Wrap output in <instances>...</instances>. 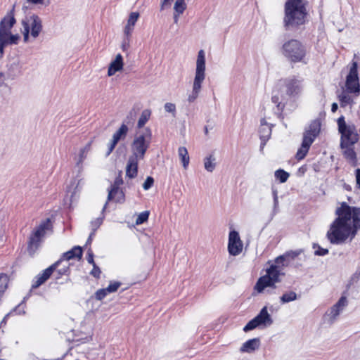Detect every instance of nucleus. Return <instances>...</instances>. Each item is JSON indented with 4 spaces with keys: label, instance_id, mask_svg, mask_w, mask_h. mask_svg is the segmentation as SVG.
<instances>
[{
    "label": "nucleus",
    "instance_id": "15",
    "mask_svg": "<svg viewBox=\"0 0 360 360\" xmlns=\"http://www.w3.org/2000/svg\"><path fill=\"white\" fill-rule=\"evenodd\" d=\"M243 244L236 231H231L229 235L228 250L231 255H238L243 250Z\"/></svg>",
    "mask_w": 360,
    "mask_h": 360
},
{
    "label": "nucleus",
    "instance_id": "26",
    "mask_svg": "<svg viewBox=\"0 0 360 360\" xmlns=\"http://www.w3.org/2000/svg\"><path fill=\"white\" fill-rule=\"evenodd\" d=\"M82 256V249L80 246H75L72 250L65 252L62 258L64 260H70L75 258L81 259Z\"/></svg>",
    "mask_w": 360,
    "mask_h": 360
},
{
    "label": "nucleus",
    "instance_id": "9",
    "mask_svg": "<svg viewBox=\"0 0 360 360\" xmlns=\"http://www.w3.org/2000/svg\"><path fill=\"white\" fill-rule=\"evenodd\" d=\"M338 131L341 134L340 146L354 145L359 140V134L354 124H347L345 117L338 119Z\"/></svg>",
    "mask_w": 360,
    "mask_h": 360
},
{
    "label": "nucleus",
    "instance_id": "18",
    "mask_svg": "<svg viewBox=\"0 0 360 360\" xmlns=\"http://www.w3.org/2000/svg\"><path fill=\"white\" fill-rule=\"evenodd\" d=\"M59 262H56L47 269H46L41 275L36 277V281L32 284L33 288H37L43 284L46 280L49 278L54 270L56 269Z\"/></svg>",
    "mask_w": 360,
    "mask_h": 360
},
{
    "label": "nucleus",
    "instance_id": "1",
    "mask_svg": "<svg viewBox=\"0 0 360 360\" xmlns=\"http://www.w3.org/2000/svg\"><path fill=\"white\" fill-rule=\"evenodd\" d=\"M335 215L337 217L327 232L328 240L335 245L343 244L348 240L351 242L360 230V207L342 202L337 207Z\"/></svg>",
    "mask_w": 360,
    "mask_h": 360
},
{
    "label": "nucleus",
    "instance_id": "52",
    "mask_svg": "<svg viewBox=\"0 0 360 360\" xmlns=\"http://www.w3.org/2000/svg\"><path fill=\"white\" fill-rule=\"evenodd\" d=\"M27 1L32 4L37 5V4H43L44 0H27Z\"/></svg>",
    "mask_w": 360,
    "mask_h": 360
},
{
    "label": "nucleus",
    "instance_id": "23",
    "mask_svg": "<svg viewBox=\"0 0 360 360\" xmlns=\"http://www.w3.org/2000/svg\"><path fill=\"white\" fill-rule=\"evenodd\" d=\"M345 158L353 166L357 165L356 153L354 151V145H348L347 146H340Z\"/></svg>",
    "mask_w": 360,
    "mask_h": 360
},
{
    "label": "nucleus",
    "instance_id": "54",
    "mask_svg": "<svg viewBox=\"0 0 360 360\" xmlns=\"http://www.w3.org/2000/svg\"><path fill=\"white\" fill-rule=\"evenodd\" d=\"M338 104L336 103H333L331 106V111L333 112H336V110H338Z\"/></svg>",
    "mask_w": 360,
    "mask_h": 360
},
{
    "label": "nucleus",
    "instance_id": "55",
    "mask_svg": "<svg viewBox=\"0 0 360 360\" xmlns=\"http://www.w3.org/2000/svg\"><path fill=\"white\" fill-rule=\"evenodd\" d=\"M95 223H96V227H98V226H99L101 224L102 219H97Z\"/></svg>",
    "mask_w": 360,
    "mask_h": 360
},
{
    "label": "nucleus",
    "instance_id": "58",
    "mask_svg": "<svg viewBox=\"0 0 360 360\" xmlns=\"http://www.w3.org/2000/svg\"><path fill=\"white\" fill-rule=\"evenodd\" d=\"M171 0H163L161 8L163 9L164 4H167V2L170 1Z\"/></svg>",
    "mask_w": 360,
    "mask_h": 360
},
{
    "label": "nucleus",
    "instance_id": "11",
    "mask_svg": "<svg viewBox=\"0 0 360 360\" xmlns=\"http://www.w3.org/2000/svg\"><path fill=\"white\" fill-rule=\"evenodd\" d=\"M23 36L25 42L29 40V34L36 39L41 31L42 25L41 19L35 15H32L22 20Z\"/></svg>",
    "mask_w": 360,
    "mask_h": 360
},
{
    "label": "nucleus",
    "instance_id": "24",
    "mask_svg": "<svg viewBox=\"0 0 360 360\" xmlns=\"http://www.w3.org/2000/svg\"><path fill=\"white\" fill-rule=\"evenodd\" d=\"M260 340L259 338H253L244 342L241 346L240 351L241 352L251 353L259 348Z\"/></svg>",
    "mask_w": 360,
    "mask_h": 360
},
{
    "label": "nucleus",
    "instance_id": "4",
    "mask_svg": "<svg viewBox=\"0 0 360 360\" xmlns=\"http://www.w3.org/2000/svg\"><path fill=\"white\" fill-rule=\"evenodd\" d=\"M205 53L201 49L198 53L195 77L192 86L191 93L188 96V101L193 103L199 96L202 90V84L205 79Z\"/></svg>",
    "mask_w": 360,
    "mask_h": 360
},
{
    "label": "nucleus",
    "instance_id": "47",
    "mask_svg": "<svg viewBox=\"0 0 360 360\" xmlns=\"http://www.w3.org/2000/svg\"><path fill=\"white\" fill-rule=\"evenodd\" d=\"M328 250L327 249L323 248L316 245V255H326L328 254Z\"/></svg>",
    "mask_w": 360,
    "mask_h": 360
},
{
    "label": "nucleus",
    "instance_id": "57",
    "mask_svg": "<svg viewBox=\"0 0 360 360\" xmlns=\"http://www.w3.org/2000/svg\"><path fill=\"white\" fill-rule=\"evenodd\" d=\"M305 170H306L305 167H302L300 168L299 172H302V174H304Z\"/></svg>",
    "mask_w": 360,
    "mask_h": 360
},
{
    "label": "nucleus",
    "instance_id": "3",
    "mask_svg": "<svg viewBox=\"0 0 360 360\" xmlns=\"http://www.w3.org/2000/svg\"><path fill=\"white\" fill-rule=\"evenodd\" d=\"M284 9L283 25L285 30L297 29L307 21L308 11L304 0H287Z\"/></svg>",
    "mask_w": 360,
    "mask_h": 360
},
{
    "label": "nucleus",
    "instance_id": "42",
    "mask_svg": "<svg viewBox=\"0 0 360 360\" xmlns=\"http://www.w3.org/2000/svg\"><path fill=\"white\" fill-rule=\"evenodd\" d=\"M257 326H259L258 323H257L256 320L255 319L250 321L243 328V330L245 332H248L249 330H253Z\"/></svg>",
    "mask_w": 360,
    "mask_h": 360
},
{
    "label": "nucleus",
    "instance_id": "28",
    "mask_svg": "<svg viewBox=\"0 0 360 360\" xmlns=\"http://www.w3.org/2000/svg\"><path fill=\"white\" fill-rule=\"evenodd\" d=\"M178 155L181 161L184 168L186 169L190 162V158L186 148L184 146H180L178 148Z\"/></svg>",
    "mask_w": 360,
    "mask_h": 360
},
{
    "label": "nucleus",
    "instance_id": "59",
    "mask_svg": "<svg viewBox=\"0 0 360 360\" xmlns=\"http://www.w3.org/2000/svg\"><path fill=\"white\" fill-rule=\"evenodd\" d=\"M91 236H92V233L90 235L89 238H88L87 243L91 242Z\"/></svg>",
    "mask_w": 360,
    "mask_h": 360
},
{
    "label": "nucleus",
    "instance_id": "7",
    "mask_svg": "<svg viewBox=\"0 0 360 360\" xmlns=\"http://www.w3.org/2000/svg\"><path fill=\"white\" fill-rule=\"evenodd\" d=\"M151 136V131L148 128L137 134L131 144V155L130 156L143 160L150 146Z\"/></svg>",
    "mask_w": 360,
    "mask_h": 360
},
{
    "label": "nucleus",
    "instance_id": "45",
    "mask_svg": "<svg viewBox=\"0 0 360 360\" xmlns=\"http://www.w3.org/2000/svg\"><path fill=\"white\" fill-rule=\"evenodd\" d=\"M123 183L122 179L120 176H117L113 183L112 185H111L110 188H119L120 186L122 185Z\"/></svg>",
    "mask_w": 360,
    "mask_h": 360
},
{
    "label": "nucleus",
    "instance_id": "25",
    "mask_svg": "<svg viewBox=\"0 0 360 360\" xmlns=\"http://www.w3.org/2000/svg\"><path fill=\"white\" fill-rule=\"evenodd\" d=\"M91 145L87 143L85 146L81 148L79 153L75 157V160L77 167H82L84 160L86 158L90 150Z\"/></svg>",
    "mask_w": 360,
    "mask_h": 360
},
{
    "label": "nucleus",
    "instance_id": "37",
    "mask_svg": "<svg viewBox=\"0 0 360 360\" xmlns=\"http://www.w3.org/2000/svg\"><path fill=\"white\" fill-rule=\"evenodd\" d=\"M186 8V5L184 2V0H176L174 9L175 12L178 13V15L183 13Z\"/></svg>",
    "mask_w": 360,
    "mask_h": 360
},
{
    "label": "nucleus",
    "instance_id": "40",
    "mask_svg": "<svg viewBox=\"0 0 360 360\" xmlns=\"http://www.w3.org/2000/svg\"><path fill=\"white\" fill-rule=\"evenodd\" d=\"M164 109L166 112L171 113L174 117L176 115V105L172 103L167 102L164 105Z\"/></svg>",
    "mask_w": 360,
    "mask_h": 360
},
{
    "label": "nucleus",
    "instance_id": "6",
    "mask_svg": "<svg viewBox=\"0 0 360 360\" xmlns=\"http://www.w3.org/2000/svg\"><path fill=\"white\" fill-rule=\"evenodd\" d=\"M15 23V19L11 12L4 17L0 23V56L4 55V49L8 44H15L18 43L19 36L12 34L11 29Z\"/></svg>",
    "mask_w": 360,
    "mask_h": 360
},
{
    "label": "nucleus",
    "instance_id": "29",
    "mask_svg": "<svg viewBox=\"0 0 360 360\" xmlns=\"http://www.w3.org/2000/svg\"><path fill=\"white\" fill-rule=\"evenodd\" d=\"M204 167L209 172H212L216 167V158L213 154H210L203 160Z\"/></svg>",
    "mask_w": 360,
    "mask_h": 360
},
{
    "label": "nucleus",
    "instance_id": "36",
    "mask_svg": "<svg viewBox=\"0 0 360 360\" xmlns=\"http://www.w3.org/2000/svg\"><path fill=\"white\" fill-rule=\"evenodd\" d=\"M8 283V277L6 274H0V296L4 292L7 288Z\"/></svg>",
    "mask_w": 360,
    "mask_h": 360
},
{
    "label": "nucleus",
    "instance_id": "13",
    "mask_svg": "<svg viewBox=\"0 0 360 360\" xmlns=\"http://www.w3.org/2000/svg\"><path fill=\"white\" fill-rule=\"evenodd\" d=\"M315 139V126L311 124L309 129L306 130L303 136L301 147L298 149L295 158L298 160H302L307 155L311 144Z\"/></svg>",
    "mask_w": 360,
    "mask_h": 360
},
{
    "label": "nucleus",
    "instance_id": "44",
    "mask_svg": "<svg viewBox=\"0 0 360 360\" xmlns=\"http://www.w3.org/2000/svg\"><path fill=\"white\" fill-rule=\"evenodd\" d=\"M153 183H154L153 178L151 176H148L143 184V189L148 190L149 188H150L153 186Z\"/></svg>",
    "mask_w": 360,
    "mask_h": 360
},
{
    "label": "nucleus",
    "instance_id": "33",
    "mask_svg": "<svg viewBox=\"0 0 360 360\" xmlns=\"http://www.w3.org/2000/svg\"><path fill=\"white\" fill-rule=\"evenodd\" d=\"M272 196L274 198V205L272 209V215H276L279 211V202L278 196V191L276 188L272 189Z\"/></svg>",
    "mask_w": 360,
    "mask_h": 360
},
{
    "label": "nucleus",
    "instance_id": "12",
    "mask_svg": "<svg viewBox=\"0 0 360 360\" xmlns=\"http://www.w3.org/2000/svg\"><path fill=\"white\" fill-rule=\"evenodd\" d=\"M345 86L347 91L356 96L360 94V84L358 75L357 62L352 60L349 65V71L346 77Z\"/></svg>",
    "mask_w": 360,
    "mask_h": 360
},
{
    "label": "nucleus",
    "instance_id": "49",
    "mask_svg": "<svg viewBox=\"0 0 360 360\" xmlns=\"http://www.w3.org/2000/svg\"><path fill=\"white\" fill-rule=\"evenodd\" d=\"M355 176H356V186L358 188H360V168H358L356 169Z\"/></svg>",
    "mask_w": 360,
    "mask_h": 360
},
{
    "label": "nucleus",
    "instance_id": "56",
    "mask_svg": "<svg viewBox=\"0 0 360 360\" xmlns=\"http://www.w3.org/2000/svg\"><path fill=\"white\" fill-rule=\"evenodd\" d=\"M178 17H179L178 13L177 14H174V22L175 23H176L178 22Z\"/></svg>",
    "mask_w": 360,
    "mask_h": 360
},
{
    "label": "nucleus",
    "instance_id": "14",
    "mask_svg": "<svg viewBox=\"0 0 360 360\" xmlns=\"http://www.w3.org/2000/svg\"><path fill=\"white\" fill-rule=\"evenodd\" d=\"M302 250H290L285 252L283 255L277 257L274 262L283 269L285 267L296 266L295 262L298 257L302 254Z\"/></svg>",
    "mask_w": 360,
    "mask_h": 360
},
{
    "label": "nucleus",
    "instance_id": "35",
    "mask_svg": "<svg viewBox=\"0 0 360 360\" xmlns=\"http://www.w3.org/2000/svg\"><path fill=\"white\" fill-rule=\"evenodd\" d=\"M289 174L283 169H278L275 172V177L279 180L281 183H285L289 178Z\"/></svg>",
    "mask_w": 360,
    "mask_h": 360
},
{
    "label": "nucleus",
    "instance_id": "61",
    "mask_svg": "<svg viewBox=\"0 0 360 360\" xmlns=\"http://www.w3.org/2000/svg\"><path fill=\"white\" fill-rule=\"evenodd\" d=\"M4 76V74L2 72H0V78H1Z\"/></svg>",
    "mask_w": 360,
    "mask_h": 360
},
{
    "label": "nucleus",
    "instance_id": "19",
    "mask_svg": "<svg viewBox=\"0 0 360 360\" xmlns=\"http://www.w3.org/2000/svg\"><path fill=\"white\" fill-rule=\"evenodd\" d=\"M124 66L123 58L120 53L116 55L115 59L111 61L108 70L109 77L114 75L117 72L122 70Z\"/></svg>",
    "mask_w": 360,
    "mask_h": 360
},
{
    "label": "nucleus",
    "instance_id": "8",
    "mask_svg": "<svg viewBox=\"0 0 360 360\" xmlns=\"http://www.w3.org/2000/svg\"><path fill=\"white\" fill-rule=\"evenodd\" d=\"M282 270L283 269L274 262L266 270V274L259 278L255 285L256 290L262 292L265 288L274 286L276 283L280 281V276L284 275Z\"/></svg>",
    "mask_w": 360,
    "mask_h": 360
},
{
    "label": "nucleus",
    "instance_id": "46",
    "mask_svg": "<svg viewBox=\"0 0 360 360\" xmlns=\"http://www.w3.org/2000/svg\"><path fill=\"white\" fill-rule=\"evenodd\" d=\"M93 265V269L91 271V274L94 276V277L98 278L101 274V270L98 266L96 265V264H92Z\"/></svg>",
    "mask_w": 360,
    "mask_h": 360
},
{
    "label": "nucleus",
    "instance_id": "5",
    "mask_svg": "<svg viewBox=\"0 0 360 360\" xmlns=\"http://www.w3.org/2000/svg\"><path fill=\"white\" fill-rule=\"evenodd\" d=\"M281 52L291 63H306L307 48L297 39H291L285 41L281 48Z\"/></svg>",
    "mask_w": 360,
    "mask_h": 360
},
{
    "label": "nucleus",
    "instance_id": "38",
    "mask_svg": "<svg viewBox=\"0 0 360 360\" xmlns=\"http://www.w3.org/2000/svg\"><path fill=\"white\" fill-rule=\"evenodd\" d=\"M148 216H149L148 211H145V212L140 213L136 219V224L140 225V224L146 222L148 219Z\"/></svg>",
    "mask_w": 360,
    "mask_h": 360
},
{
    "label": "nucleus",
    "instance_id": "22",
    "mask_svg": "<svg viewBox=\"0 0 360 360\" xmlns=\"http://www.w3.org/2000/svg\"><path fill=\"white\" fill-rule=\"evenodd\" d=\"M254 319L256 320L259 326H263L266 327L271 326L273 323V320L270 314L268 313L266 307H264L260 311L259 314Z\"/></svg>",
    "mask_w": 360,
    "mask_h": 360
},
{
    "label": "nucleus",
    "instance_id": "31",
    "mask_svg": "<svg viewBox=\"0 0 360 360\" xmlns=\"http://www.w3.org/2000/svg\"><path fill=\"white\" fill-rule=\"evenodd\" d=\"M360 280V265L356 268V271L352 274L347 281V288H349L356 284Z\"/></svg>",
    "mask_w": 360,
    "mask_h": 360
},
{
    "label": "nucleus",
    "instance_id": "10",
    "mask_svg": "<svg viewBox=\"0 0 360 360\" xmlns=\"http://www.w3.org/2000/svg\"><path fill=\"white\" fill-rule=\"evenodd\" d=\"M52 226L49 219L42 221L30 234L28 242V251L33 254L39 246L46 233L51 231Z\"/></svg>",
    "mask_w": 360,
    "mask_h": 360
},
{
    "label": "nucleus",
    "instance_id": "62",
    "mask_svg": "<svg viewBox=\"0 0 360 360\" xmlns=\"http://www.w3.org/2000/svg\"><path fill=\"white\" fill-rule=\"evenodd\" d=\"M62 259H63V258L60 259V260L58 261L59 263L60 262V261H62Z\"/></svg>",
    "mask_w": 360,
    "mask_h": 360
},
{
    "label": "nucleus",
    "instance_id": "34",
    "mask_svg": "<svg viewBox=\"0 0 360 360\" xmlns=\"http://www.w3.org/2000/svg\"><path fill=\"white\" fill-rule=\"evenodd\" d=\"M150 115V112L148 110H145L142 112L137 124L139 128H141L144 126V124L148 122Z\"/></svg>",
    "mask_w": 360,
    "mask_h": 360
},
{
    "label": "nucleus",
    "instance_id": "2",
    "mask_svg": "<svg viewBox=\"0 0 360 360\" xmlns=\"http://www.w3.org/2000/svg\"><path fill=\"white\" fill-rule=\"evenodd\" d=\"M303 89L302 81L296 76L281 79L276 83L272 93L271 101L282 111L287 103L300 94Z\"/></svg>",
    "mask_w": 360,
    "mask_h": 360
},
{
    "label": "nucleus",
    "instance_id": "16",
    "mask_svg": "<svg viewBox=\"0 0 360 360\" xmlns=\"http://www.w3.org/2000/svg\"><path fill=\"white\" fill-rule=\"evenodd\" d=\"M348 301L345 296H342L339 300L326 313V317L328 318V321L330 323H333L338 317L340 314L344 310L347 306Z\"/></svg>",
    "mask_w": 360,
    "mask_h": 360
},
{
    "label": "nucleus",
    "instance_id": "48",
    "mask_svg": "<svg viewBox=\"0 0 360 360\" xmlns=\"http://www.w3.org/2000/svg\"><path fill=\"white\" fill-rule=\"evenodd\" d=\"M133 28H134V27H133V26L129 25H128V24H127V25H126V26H125V27H124V34H125L127 37L131 34V32H132V30H133Z\"/></svg>",
    "mask_w": 360,
    "mask_h": 360
},
{
    "label": "nucleus",
    "instance_id": "27",
    "mask_svg": "<svg viewBox=\"0 0 360 360\" xmlns=\"http://www.w3.org/2000/svg\"><path fill=\"white\" fill-rule=\"evenodd\" d=\"M259 134L261 139L264 140L268 139L271 134V127L268 124L264 119L261 120V126L259 128Z\"/></svg>",
    "mask_w": 360,
    "mask_h": 360
},
{
    "label": "nucleus",
    "instance_id": "51",
    "mask_svg": "<svg viewBox=\"0 0 360 360\" xmlns=\"http://www.w3.org/2000/svg\"><path fill=\"white\" fill-rule=\"evenodd\" d=\"M129 46V38L127 37V39H124L122 44V49L123 51H126L128 49Z\"/></svg>",
    "mask_w": 360,
    "mask_h": 360
},
{
    "label": "nucleus",
    "instance_id": "43",
    "mask_svg": "<svg viewBox=\"0 0 360 360\" xmlns=\"http://www.w3.org/2000/svg\"><path fill=\"white\" fill-rule=\"evenodd\" d=\"M108 294V291L105 290V288L99 289L95 293V297L98 300H102Z\"/></svg>",
    "mask_w": 360,
    "mask_h": 360
},
{
    "label": "nucleus",
    "instance_id": "50",
    "mask_svg": "<svg viewBox=\"0 0 360 360\" xmlns=\"http://www.w3.org/2000/svg\"><path fill=\"white\" fill-rule=\"evenodd\" d=\"M87 261L89 264H95V262L94 261V255L91 250H89L87 253Z\"/></svg>",
    "mask_w": 360,
    "mask_h": 360
},
{
    "label": "nucleus",
    "instance_id": "32",
    "mask_svg": "<svg viewBox=\"0 0 360 360\" xmlns=\"http://www.w3.org/2000/svg\"><path fill=\"white\" fill-rule=\"evenodd\" d=\"M281 302L282 304L288 303L297 299V294L293 291H290L284 293L281 297Z\"/></svg>",
    "mask_w": 360,
    "mask_h": 360
},
{
    "label": "nucleus",
    "instance_id": "41",
    "mask_svg": "<svg viewBox=\"0 0 360 360\" xmlns=\"http://www.w3.org/2000/svg\"><path fill=\"white\" fill-rule=\"evenodd\" d=\"M139 18V13L138 12L131 13L127 20V24L134 27Z\"/></svg>",
    "mask_w": 360,
    "mask_h": 360
},
{
    "label": "nucleus",
    "instance_id": "60",
    "mask_svg": "<svg viewBox=\"0 0 360 360\" xmlns=\"http://www.w3.org/2000/svg\"><path fill=\"white\" fill-rule=\"evenodd\" d=\"M205 132L206 134L208 133V129H207V127H205Z\"/></svg>",
    "mask_w": 360,
    "mask_h": 360
},
{
    "label": "nucleus",
    "instance_id": "20",
    "mask_svg": "<svg viewBox=\"0 0 360 360\" xmlns=\"http://www.w3.org/2000/svg\"><path fill=\"white\" fill-rule=\"evenodd\" d=\"M124 200V193L122 190L120 188H109L107 202L103 207V210L105 209L108 201L113 200L115 202L123 203Z\"/></svg>",
    "mask_w": 360,
    "mask_h": 360
},
{
    "label": "nucleus",
    "instance_id": "39",
    "mask_svg": "<svg viewBox=\"0 0 360 360\" xmlns=\"http://www.w3.org/2000/svg\"><path fill=\"white\" fill-rule=\"evenodd\" d=\"M121 284L122 283L119 281L110 282L109 285L105 288V290L108 291V293L115 292L118 290Z\"/></svg>",
    "mask_w": 360,
    "mask_h": 360
},
{
    "label": "nucleus",
    "instance_id": "21",
    "mask_svg": "<svg viewBox=\"0 0 360 360\" xmlns=\"http://www.w3.org/2000/svg\"><path fill=\"white\" fill-rule=\"evenodd\" d=\"M141 160L136 158H133L129 156L127 167H126V175L127 176L132 179L137 176L138 173V165L139 162Z\"/></svg>",
    "mask_w": 360,
    "mask_h": 360
},
{
    "label": "nucleus",
    "instance_id": "30",
    "mask_svg": "<svg viewBox=\"0 0 360 360\" xmlns=\"http://www.w3.org/2000/svg\"><path fill=\"white\" fill-rule=\"evenodd\" d=\"M339 101L342 107H345L348 105H352L354 103L353 98L348 94V92H342L339 96Z\"/></svg>",
    "mask_w": 360,
    "mask_h": 360
},
{
    "label": "nucleus",
    "instance_id": "17",
    "mask_svg": "<svg viewBox=\"0 0 360 360\" xmlns=\"http://www.w3.org/2000/svg\"><path fill=\"white\" fill-rule=\"evenodd\" d=\"M128 130V127L125 124H122L120 127L113 134L112 140L108 144V151L107 153V155H109L112 152L119 141L125 139Z\"/></svg>",
    "mask_w": 360,
    "mask_h": 360
},
{
    "label": "nucleus",
    "instance_id": "53",
    "mask_svg": "<svg viewBox=\"0 0 360 360\" xmlns=\"http://www.w3.org/2000/svg\"><path fill=\"white\" fill-rule=\"evenodd\" d=\"M135 115H136L135 112L131 111V112L129 113V115H128V116H127V119H131V120H133L134 119Z\"/></svg>",
    "mask_w": 360,
    "mask_h": 360
}]
</instances>
